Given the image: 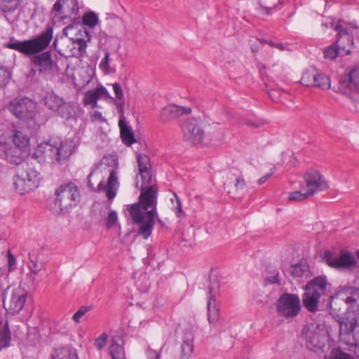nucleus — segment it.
<instances>
[{"mask_svg":"<svg viewBox=\"0 0 359 359\" xmlns=\"http://www.w3.org/2000/svg\"><path fill=\"white\" fill-rule=\"evenodd\" d=\"M137 161L142 180L141 193L138 201L128 205V210L133 222L140 225L138 234L147 239L154 229L155 217H157L158 189L152 181L149 157L145 154H137Z\"/></svg>","mask_w":359,"mask_h":359,"instance_id":"f257e3e1","label":"nucleus"},{"mask_svg":"<svg viewBox=\"0 0 359 359\" xmlns=\"http://www.w3.org/2000/svg\"><path fill=\"white\" fill-rule=\"evenodd\" d=\"M53 39V28L48 27L39 36L25 41L11 39L5 45L8 48L17 50L26 55H33L31 62L34 67L43 74H49L53 71V62L50 51L39 53L46 48Z\"/></svg>","mask_w":359,"mask_h":359,"instance_id":"f03ea898","label":"nucleus"},{"mask_svg":"<svg viewBox=\"0 0 359 359\" xmlns=\"http://www.w3.org/2000/svg\"><path fill=\"white\" fill-rule=\"evenodd\" d=\"M34 155L41 161L61 162L72 155V150L69 144L63 143L60 139H51L39 144Z\"/></svg>","mask_w":359,"mask_h":359,"instance_id":"7ed1b4c3","label":"nucleus"},{"mask_svg":"<svg viewBox=\"0 0 359 359\" xmlns=\"http://www.w3.org/2000/svg\"><path fill=\"white\" fill-rule=\"evenodd\" d=\"M55 198L50 210L55 214L68 212L75 206L80 199V194L77 187L72 183L60 185L55 190Z\"/></svg>","mask_w":359,"mask_h":359,"instance_id":"20e7f679","label":"nucleus"},{"mask_svg":"<svg viewBox=\"0 0 359 359\" xmlns=\"http://www.w3.org/2000/svg\"><path fill=\"white\" fill-rule=\"evenodd\" d=\"M332 27L337 32V40L336 43L339 46L346 54L351 53L350 48L353 44V36L359 37V27L355 21L347 22L344 20H339L332 24Z\"/></svg>","mask_w":359,"mask_h":359,"instance_id":"39448f33","label":"nucleus"},{"mask_svg":"<svg viewBox=\"0 0 359 359\" xmlns=\"http://www.w3.org/2000/svg\"><path fill=\"white\" fill-rule=\"evenodd\" d=\"M41 179L40 173L27 163L18 168V175L14 182L16 190L24 194L38 187Z\"/></svg>","mask_w":359,"mask_h":359,"instance_id":"423d86ee","label":"nucleus"},{"mask_svg":"<svg viewBox=\"0 0 359 359\" xmlns=\"http://www.w3.org/2000/svg\"><path fill=\"white\" fill-rule=\"evenodd\" d=\"M306 340V345L311 351L316 352L322 349L327 341V336L323 325L318 323H310L304 326L302 332Z\"/></svg>","mask_w":359,"mask_h":359,"instance_id":"0eeeda50","label":"nucleus"},{"mask_svg":"<svg viewBox=\"0 0 359 359\" xmlns=\"http://www.w3.org/2000/svg\"><path fill=\"white\" fill-rule=\"evenodd\" d=\"M276 309L280 317L286 319L295 318L301 311L300 299L297 294L284 293L277 300Z\"/></svg>","mask_w":359,"mask_h":359,"instance_id":"6e6552de","label":"nucleus"},{"mask_svg":"<svg viewBox=\"0 0 359 359\" xmlns=\"http://www.w3.org/2000/svg\"><path fill=\"white\" fill-rule=\"evenodd\" d=\"M98 167V164H94L92 170L88 175V186L93 191H97L98 192L105 191L107 198L109 200H113L116 195L117 190L119 187L117 172L114 168L111 169L109 172V176L107 179V184H105L104 182L102 180L99 182L96 189L91 182V177Z\"/></svg>","mask_w":359,"mask_h":359,"instance_id":"1a4fd4ad","label":"nucleus"},{"mask_svg":"<svg viewBox=\"0 0 359 359\" xmlns=\"http://www.w3.org/2000/svg\"><path fill=\"white\" fill-rule=\"evenodd\" d=\"M8 109L17 118L27 121H33L36 114V104L28 97L13 99Z\"/></svg>","mask_w":359,"mask_h":359,"instance_id":"9d476101","label":"nucleus"},{"mask_svg":"<svg viewBox=\"0 0 359 359\" xmlns=\"http://www.w3.org/2000/svg\"><path fill=\"white\" fill-rule=\"evenodd\" d=\"M304 187L307 194L313 196L318 192L328 189V184L324 176L318 170H309L304 175Z\"/></svg>","mask_w":359,"mask_h":359,"instance_id":"9b49d317","label":"nucleus"},{"mask_svg":"<svg viewBox=\"0 0 359 359\" xmlns=\"http://www.w3.org/2000/svg\"><path fill=\"white\" fill-rule=\"evenodd\" d=\"M323 259L329 266L336 269H348L356 264L354 256L348 251H341L339 255H335L326 250Z\"/></svg>","mask_w":359,"mask_h":359,"instance_id":"f8f14e48","label":"nucleus"},{"mask_svg":"<svg viewBox=\"0 0 359 359\" xmlns=\"http://www.w3.org/2000/svg\"><path fill=\"white\" fill-rule=\"evenodd\" d=\"M339 90L344 94L359 92V64L354 65L348 73L341 76Z\"/></svg>","mask_w":359,"mask_h":359,"instance_id":"ddd939ff","label":"nucleus"},{"mask_svg":"<svg viewBox=\"0 0 359 359\" xmlns=\"http://www.w3.org/2000/svg\"><path fill=\"white\" fill-rule=\"evenodd\" d=\"M26 298L27 292L23 289L15 288L8 297L4 298V306L11 314L18 313L24 307Z\"/></svg>","mask_w":359,"mask_h":359,"instance_id":"4468645a","label":"nucleus"},{"mask_svg":"<svg viewBox=\"0 0 359 359\" xmlns=\"http://www.w3.org/2000/svg\"><path fill=\"white\" fill-rule=\"evenodd\" d=\"M316 79H322L323 82L317 84V88L322 90H328L331 87L330 77L325 74L318 72L315 68L305 70L301 79V83L307 87H315Z\"/></svg>","mask_w":359,"mask_h":359,"instance_id":"2eb2a0df","label":"nucleus"},{"mask_svg":"<svg viewBox=\"0 0 359 359\" xmlns=\"http://www.w3.org/2000/svg\"><path fill=\"white\" fill-rule=\"evenodd\" d=\"M185 138L192 144L201 142L204 133L198 121L195 118H188L182 126Z\"/></svg>","mask_w":359,"mask_h":359,"instance_id":"dca6fc26","label":"nucleus"},{"mask_svg":"<svg viewBox=\"0 0 359 359\" xmlns=\"http://www.w3.org/2000/svg\"><path fill=\"white\" fill-rule=\"evenodd\" d=\"M337 321L340 325V331L345 334L351 335L354 344H359V318L353 316H338Z\"/></svg>","mask_w":359,"mask_h":359,"instance_id":"f3484780","label":"nucleus"},{"mask_svg":"<svg viewBox=\"0 0 359 359\" xmlns=\"http://www.w3.org/2000/svg\"><path fill=\"white\" fill-rule=\"evenodd\" d=\"M219 287V286L217 278L212 280V277L210 276L208 302V321L210 323H215L219 319V309L215 304V299H214Z\"/></svg>","mask_w":359,"mask_h":359,"instance_id":"a211bd4d","label":"nucleus"},{"mask_svg":"<svg viewBox=\"0 0 359 359\" xmlns=\"http://www.w3.org/2000/svg\"><path fill=\"white\" fill-rule=\"evenodd\" d=\"M21 148L13 147L10 144L0 140V157L13 164L22 162Z\"/></svg>","mask_w":359,"mask_h":359,"instance_id":"6ab92c4d","label":"nucleus"},{"mask_svg":"<svg viewBox=\"0 0 359 359\" xmlns=\"http://www.w3.org/2000/svg\"><path fill=\"white\" fill-rule=\"evenodd\" d=\"M191 109L187 107H181L177 104H168L163 107L160 114V119L163 122H167L184 114H189Z\"/></svg>","mask_w":359,"mask_h":359,"instance_id":"aec40b11","label":"nucleus"},{"mask_svg":"<svg viewBox=\"0 0 359 359\" xmlns=\"http://www.w3.org/2000/svg\"><path fill=\"white\" fill-rule=\"evenodd\" d=\"M347 293L348 296L346 298L345 302L348 307L344 317L353 316L359 318V289L350 287Z\"/></svg>","mask_w":359,"mask_h":359,"instance_id":"412c9836","label":"nucleus"},{"mask_svg":"<svg viewBox=\"0 0 359 359\" xmlns=\"http://www.w3.org/2000/svg\"><path fill=\"white\" fill-rule=\"evenodd\" d=\"M55 114L65 120H74L79 116V108L73 102L63 100Z\"/></svg>","mask_w":359,"mask_h":359,"instance_id":"4be33fe9","label":"nucleus"},{"mask_svg":"<svg viewBox=\"0 0 359 359\" xmlns=\"http://www.w3.org/2000/svg\"><path fill=\"white\" fill-rule=\"evenodd\" d=\"M313 289L305 288V293L303 295L302 301L304 307L310 312H315L318 310V305L320 295L318 294Z\"/></svg>","mask_w":359,"mask_h":359,"instance_id":"5701e85b","label":"nucleus"},{"mask_svg":"<svg viewBox=\"0 0 359 359\" xmlns=\"http://www.w3.org/2000/svg\"><path fill=\"white\" fill-rule=\"evenodd\" d=\"M118 126L120 128V134L122 142L128 146L132 145L136 140L132 130L127 125L125 121L123 114L121 115V118L118 121Z\"/></svg>","mask_w":359,"mask_h":359,"instance_id":"b1692460","label":"nucleus"},{"mask_svg":"<svg viewBox=\"0 0 359 359\" xmlns=\"http://www.w3.org/2000/svg\"><path fill=\"white\" fill-rule=\"evenodd\" d=\"M194 335L191 332L184 333L180 359H189L194 350Z\"/></svg>","mask_w":359,"mask_h":359,"instance_id":"393cba45","label":"nucleus"},{"mask_svg":"<svg viewBox=\"0 0 359 359\" xmlns=\"http://www.w3.org/2000/svg\"><path fill=\"white\" fill-rule=\"evenodd\" d=\"M308 289H313L318 294L322 296L326 293L327 279L325 276L316 277L306 285Z\"/></svg>","mask_w":359,"mask_h":359,"instance_id":"a878e982","label":"nucleus"},{"mask_svg":"<svg viewBox=\"0 0 359 359\" xmlns=\"http://www.w3.org/2000/svg\"><path fill=\"white\" fill-rule=\"evenodd\" d=\"M63 100L64 99L62 97L58 96L53 92L48 93L43 99L45 106L54 113L58 109Z\"/></svg>","mask_w":359,"mask_h":359,"instance_id":"bb28decb","label":"nucleus"},{"mask_svg":"<svg viewBox=\"0 0 359 359\" xmlns=\"http://www.w3.org/2000/svg\"><path fill=\"white\" fill-rule=\"evenodd\" d=\"M53 359H79L76 351L69 346L56 349L52 355Z\"/></svg>","mask_w":359,"mask_h":359,"instance_id":"cd10ccee","label":"nucleus"},{"mask_svg":"<svg viewBox=\"0 0 359 359\" xmlns=\"http://www.w3.org/2000/svg\"><path fill=\"white\" fill-rule=\"evenodd\" d=\"M323 55L325 59L333 60L338 56H342L346 54L345 53V51L342 50L341 47L335 42L324 49Z\"/></svg>","mask_w":359,"mask_h":359,"instance_id":"c85d7f7f","label":"nucleus"},{"mask_svg":"<svg viewBox=\"0 0 359 359\" xmlns=\"http://www.w3.org/2000/svg\"><path fill=\"white\" fill-rule=\"evenodd\" d=\"M113 90L114 91L115 97L116 99V106L120 115L123 114V108L125 105V100L123 92V88L118 83L112 84Z\"/></svg>","mask_w":359,"mask_h":359,"instance_id":"c756f323","label":"nucleus"},{"mask_svg":"<svg viewBox=\"0 0 359 359\" xmlns=\"http://www.w3.org/2000/svg\"><path fill=\"white\" fill-rule=\"evenodd\" d=\"M13 142L16 147L22 149L28 145L29 138L22 130L14 129L13 135Z\"/></svg>","mask_w":359,"mask_h":359,"instance_id":"7c9ffc66","label":"nucleus"},{"mask_svg":"<svg viewBox=\"0 0 359 359\" xmlns=\"http://www.w3.org/2000/svg\"><path fill=\"white\" fill-rule=\"evenodd\" d=\"M289 271L294 278H302L307 275L309 266L306 264H296L290 266Z\"/></svg>","mask_w":359,"mask_h":359,"instance_id":"2f4dec72","label":"nucleus"},{"mask_svg":"<svg viewBox=\"0 0 359 359\" xmlns=\"http://www.w3.org/2000/svg\"><path fill=\"white\" fill-rule=\"evenodd\" d=\"M109 353L112 359H126L123 346L114 341L109 346Z\"/></svg>","mask_w":359,"mask_h":359,"instance_id":"473e14b6","label":"nucleus"},{"mask_svg":"<svg viewBox=\"0 0 359 359\" xmlns=\"http://www.w3.org/2000/svg\"><path fill=\"white\" fill-rule=\"evenodd\" d=\"M84 33L87 39L86 40L80 38L72 39L73 43L78 46V50L79 52L80 56H83L86 54L87 42L90 41L91 39V36L88 32L85 31Z\"/></svg>","mask_w":359,"mask_h":359,"instance_id":"72a5a7b5","label":"nucleus"},{"mask_svg":"<svg viewBox=\"0 0 359 359\" xmlns=\"http://www.w3.org/2000/svg\"><path fill=\"white\" fill-rule=\"evenodd\" d=\"M18 8L16 0H0V10L4 13H13Z\"/></svg>","mask_w":359,"mask_h":359,"instance_id":"f704fd0d","label":"nucleus"},{"mask_svg":"<svg viewBox=\"0 0 359 359\" xmlns=\"http://www.w3.org/2000/svg\"><path fill=\"white\" fill-rule=\"evenodd\" d=\"M98 100L97 95L94 89L87 91L84 95L83 100L85 105H90L92 108H95Z\"/></svg>","mask_w":359,"mask_h":359,"instance_id":"c9c22d12","label":"nucleus"},{"mask_svg":"<svg viewBox=\"0 0 359 359\" xmlns=\"http://www.w3.org/2000/svg\"><path fill=\"white\" fill-rule=\"evenodd\" d=\"M310 196H312V195L307 194V190L302 187L300 191L291 192L288 200L290 201H303Z\"/></svg>","mask_w":359,"mask_h":359,"instance_id":"e433bc0d","label":"nucleus"},{"mask_svg":"<svg viewBox=\"0 0 359 359\" xmlns=\"http://www.w3.org/2000/svg\"><path fill=\"white\" fill-rule=\"evenodd\" d=\"M110 55L107 50L104 51V56L101 60L99 65L100 69H101L105 74H109L115 72V69L109 66Z\"/></svg>","mask_w":359,"mask_h":359,"instance_id":"4c0bfd02","label":"nucleus"},{"mask_svg":"<svg viewBox=\"0 0 359 359\" xmlns=\"http://www.w3.org/2000/svg\"><path fill=\"white\" fill-rule=\"evenodd\" d=\"M82 21L85 25L94 27L98 22V17L95 13L89 12L83 15Z\"/></svg>","mask_w":359,"mask_h":359,"instance_id":"58836bf2","label":"nucleus"},{"mask_svg":"<svg viewBox=\"0 0 359 359\" xmlns=\"http://www.w3.org/2000/svg\"><path fill=\"white\" fill-rule=\"evenodd\" d=\"M324 359H353L348 353L341 351L340 349H333L329 355L325 356Z\"/></svg>","mask_w":359,"mask_h":359,"instance_id":"ea45409f","label":"nucleus"},{"mask_svg":"<svg viewBox=\"0 0 359 359\" xmlns=\"http://www.w3.org/2000/svg\"><path fill=\"white\" fill-rule=\"evenodd\" d=\"M11 75L9 71H8L4 67H0V87L2 88L6 85V83L11 79Z\"/></svg>","mask_w":359,"mask_h":359,"instance_id":"a19ab883","label":"nucleus"},{"mask_svg":"<svg viewBox=\"0 0 359 359\" xmlns=\"http://www.w3.org/2000/svg\"><path fill=\"white\" fill-rule=\"evenodd\" d=\"M95 92L97 95L98 99L103 98L105 100H115L109 93L108 90L103 86L97 87L95 88Z\"/></svg>","mask_w":359,"mask_h":359,"instance_id":"79ce46f5","label":"nucleus"},{"mask_svg":"<svg viewBox=\"0 0 359 359\" xmlns=\"http://www.w3.org/2000/svg\"><path fill=\"white\" fill-rule=\"evenodd\" d=\"M117 214L114 210H110L107 214L106 226L110 229L114 226L117 221Z\"/></svg>","mask_w":359,"mask_h":359,"instance_id":"37998d69","label":"nucleus"},{"mask_svg":"<svg viewBox=\"0 0 359 359\" xmlns=\"http://www.w3.org/2000/svg\"><path fill=\"white\" fill-rule=\"evenodd\" d=\"M107 334L102 333L99 337L95 339V345L97 350L102 349L106 345L107 341Z\"/></svg>","mask_w":359,"mask_h":359,"instance_id":"c03bdc74","label":"nucleus"},{"mask_svg":"<svg viewBox=\"0 0 359 359\" xmlns=\"http://www.w3.org/2000/svg\"><path fill=\"white\" fill-rule=\"evenodd\" d=\"M283 1L284 0H278V4L275 5L273 7H265L260 5L259 10L266 15H271L273 12L280 9V5L283 4Z\"/></svg>","mask_w":359,"mask_h":359,"instance_id":"a18cd8bd","label":"nucleus"},{"mask_svg":"<svg viewBox=\"0 0 359 359\" xmlns=\"http://www.w3.org/2000/svg\"><path fill=\"white\" fill-rule=\"evenodd\" d=\"M90 310L89 306H81L79 309L73 315L72 319L76 323H80L81 318Z\"/></svg>","mask_w":359,"mask_h":359,"instance_id":"49530a36","label":"nucleus"},{"mask_svg":"<svg viewBox=\"0 0 359 359\" xmlns=\"http://www.w3.org/2000/svg\"><path fill=\"white\" fill-rule=\"evenodd\" d=\"M64 6H67L71 13H75L79 11L77 0H65Z\"/></svg>","mask_w":359,"mask_h":359,"instance_id":"de8ad7c7","label":"nucleus"},{"mask_svg":"<svg viewBox=\"0 0 359 359\" xmlns=\"http://www.w3.org/2000/svg\"><path fill=\"white\" fill-rule=\"evenodd\" d=\"M8 270L13 271L16 268V259L10 250L7 252Z\"/></svg>","mask_w":359,"mask_h":359,"instance_id":"09e8293b","label":"nucleus"},{"mask_svg":"<svg viewBox=\"0 0 359 359\" xmlns=\"http://www.w3.org/2000/svg\"><path fill=\"white\" fill-rule=\"evenodd\" d=\"M176 201H177V205L174 207V211L177 216V217H182L184 216V212L182 210V203L180 200V198L175 195Z\"/></svg>","mask_w":359,"mask_h":359,"instance_id":"8fccbe9b","label":"nucleus"},{"mask_svg":"<svg viewBox=\"0 0 359 359\" xmlns=\"http://www.w3.org/2000/svg\"><path fill=\"white\" fill-rule=\"evenodd\" d=\"M266 280L271 284H278L280 285V279H279V273L276 271H274L273 272V274L271 276H269Z\"/></svg>","mask_w":359,"mask_h":359,"instance_id":"3c124183","label":"nucleus"},{"mask_svg":"<svg viewBox=\"0 0 359 359\" xmlns=\"http://www.w3.org/2000/svg\"><path fill=\"white\" fill-rule=\"evenodd\" d=\"M42 264H39L36 262L31 261L29 268L32 273L37 274L42 269Z\"/></svg>","mask_w":359,"mask_h":359,"instance_id":"603ef678","label":"nucleus"},{"mask_svg":"<svg viewBox=\"0 0 359 359\" xmlns=\"http://www.w3.org/2000/svg\"><path fill=\"white\" fill-rule=\"evenodd\" d=\"M64 3L65 0H57L53 5V11L57 13H60L62 8V6H64Z\"/></svg>","mask_w":359,"mask_h":359,"instance_id":"864d4df0","label":"nucleus"},{"mask_svg":"<svg viewBox=\"0 0 359 359\" xmlns=\"http://www.w3.org/2000/svg\"><path fill=\"white\" fill-rule=\"evenodd\" d=\"M236 189L238 190H242L245 187V182L243 177H240L236 179V182L235 184Z\"/></svg>","mask_w":359,"mask_h":359,"instance_id":"5fc2aeb1","label":"nucleus"},{"mask_svg":"<svg viewBox=\"0 0 359 359\" xmlns=\"http://www.w3.org/2000/svg\"><path fill=\"white\" fill-rule=\"evenodd\" d=\"M274 170H275V167L271 169V170L269 173H268V174L262 176L261 178H259V180L257 181V183L261 185V184H264L265 182H266L267 180L273 175Z\"/></svg>","mask_w":359,"mask_h":359,"instance_id":"6e6d98bb","label":"nucleus"},{"mask_svg":"<svg viewBox=\"0 0 359 359\" xmlns=\"http://www.w3.org/2000/svg\"><path fill=\"white\" fill-rule=\"evenodd\" d=\"M149 359H159L160 355L154 350H149L147 353Z\"/></svg>","mask_w":359,"mask_h":359,"instance_id":"4d7b16f0","label":"nucleus"},{"mask_svg":"<svg viewBox=\"0 0 359 359\" xmlns=\"http://www.w3.org/2000/svg\"><path fill=\"white\" fill-rule=\"evenodd\" d=\"M246 124L250 126H252L255 128H258L261 125L259 122L255 121L253 120H248Z\"/></svg>","mask_w":359,"mask_h":359,"instance_id":"13d9d810","label":"nucleus"},{"mask_svg":"<svg viewBox=\"0 0 359 359\" xmlns=\"http://www.w3.org/2000/svg\"><path fill=\"white\" fill-rule=\"evenodd\" d=\"M269 44L271 46L276 47L277 48L283 50L284 49L283 45L282 43H275L272 41L269 42Z\"/></svg>","mask_w":359,"mask_h":359,"instance_id":"bf43d9fd","label":"nucleus"},{"mask_svg":"<svg viewBox=\"0 0 359 359\" xmlns=\"http://www.w3.org/2000/svg\"><path fill=\"white\" fill-rule=\"evenodd\" d=\"M72 28H73V26H72V25H68V26H67V27H65V28H64V29H63V34H64L66 36H67V35H68V34H67V31H68L69 29H72Z\"/></svg>","mask_w":359,"mask_h":359,"instance_id":"052dcab7","label":"nucleus"},{"mask_svg":"<svg viewBox=\"0 0 359 359\" xmlns=\"http://www.w3.org/2000/svg\"><path fill=\"white\" fill-rule=\"evenodd\" d=\"M323 82V81L322 79H318V80L316 79V83H315V87H317L318 83L321 84Z\"/></svg>","mask_w":359,"mask_h":359,"instance_id":"680f3d73","label":"nucleus"},{"mask_svg":"<svg viewBox=\"0 0 359 359\" xmlns=\"http://www.w3.org/2000/svg\"><path fill=\"white\" fill-rule=\"evenodd\" d=\"M16 1L18 2V6L19 7L20 5L25 1V0H16Z\"/></svg>","mask_w":359,"mask_h":359,"instance_id":"e2e57ef3","label":"nucleus"},{"mask_svg":"<svg viewBox=\"0 0 359 359\" xmlns=\"http://www.w3.org/2000/svg\"><path fill=\"white\" fill-rule=\"evenodd\" d=\"M269 96H270V97H272V94H271V91H269Z\"/></svg>","mask_w":359,"mask_h":359,"instance_id":"0e129e2a","label":"nucleus"},{"mask_svg":"<svg viewBox=\"0 0 359 359\" xmlns=\"http://www.w3.org/2000/svg\"><path fill=\"white\" fill-rule=\"evenodd\" d=\"M3 273V271L1 269H0V276Z\"/></svg>","mask_w":359,"mask_h":359,"instance_id":"69168bd1","label":"nucleus"},{"mask_svg":"<svg viewBox=\"0 0 359 359\" xmlns=\"http://www.w3.org/2000/svg\"><path fill=\"white\" fill-rule=\"evenodd\" d=\"M113 161H114L115 163H117V161L116 160L113 159Z\"/></svg>","mask_w":359,"mask_h":359,"instance_id":"338daca9","label":"nucleus"},{"mask_svg":"<svg viewBox=\"0 0 359 359\" xmlns=\"http://www.w3.org/2000/svg\"><path fill=\"white\" fill-rule=\"evenodd\" d=\"M157 219H158V221L159 222H161V219H160L158 217H157Z\"/></svg>","mask_w":359,"mask_h":359,"instance_id":"774afa93","label":"nucleus"}]
</instances>
